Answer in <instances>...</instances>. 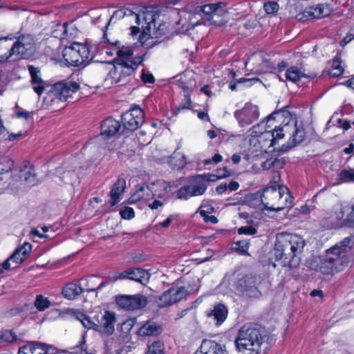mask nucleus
<instances>
[{
  "label": "nucleus",
  "mask_w": 354,
  "mask_h": 354,
  "mask_svg": "<svg viewBox=\"0 0 354 354\" xmlns=\"http://www.w3.org/2000/svg\"><path fill=\"white\" fill-rule=\"evenodd\" d=\"M351 239L346 237L326 251L323 256L317 257L310 268L323 274H333L348 266L351 259Z\"/></svg>",
  "instance_id": "obj_1"
},
{
  "label": "nucleus",
  "mask_w": 354,
  "mask_h": 354,
  "mask_svg": "<svg viewBox=\"0 0 354 354\" xmlns=\"http://www.w3.org/2000/svg\"><path fill=\"white\" fill-rule=\"evenodd\" d=\"M305 245V241L299 235L286 232L277 234L273 250L275 261L283 267H298Z\"/></svg>",
  "instance_id": "obj_2"
},
{
  "label": "nucleus",
  "mask_w": 354,
  "mask_h": 354,
  "mask_svg": "<svg viewBox=\"0 0 354 354\" xmlns=\"http://www.w3.org/2000/svg\"><path fill=\"white\" fill-rule=\"evenodd\" d=\"M275 115L286 118L289 117L290 118L285 124L280 125L278 128L276 127L273 131H268L263 133L264 137L270 138V146H274L286 135L289 136V139L287 143L282 146L281 150L283 151L289 150L304 141L306 137L304 129L297 124L296 120L292 118L288 111L285 110L274 111L267 117V122L274 120Z\"/></svg>",
  "instance_id": "obj_3"
},
{
  "label": "nucleus",
  "mask_w": 354,
  "mask_h": 354,
  "mask_svg": "<svg viewBox=\"0 0 354 354\" xmlns=\"http://www.w3.org/2000/svg\"><path fill=\"white\" fill-rule=\"evenodd\" d=\"M266 331L256 324L243 325L239 330L235 344L244 354H264L267 349Z\"/></svg>",
  "instance_id": "obj_4"
},
{
  "label": "nucleus",
  "mask_w": 354,
  "mask_h": 354,
  "mask_svg": "<svg viewBox=\"0 0 354 354\" xmlns=\"http://www.w3.org/2000/svg\"><path fill=\"white\" fill-rule=\"evenodd\" d=\"M261 201L266 209L279 212L292 205V196L287 187L271 185L263 189Z\"/></svg>",
  "instance_id": "obj_5"
},
{
  "label": "nucleus",
  "mask_w": 354,
  "mask_h": 354,
  "mask_svg": "<svg viewBox=\"0 0 354 354\" xmlns=\"http://www.w3.org/2000/svg\"><path fill=\"white\" fill-rule=\"evenodd\" d=\"M217 180L218 177L209 173L190 176L189 184L178 190L177 197L179 199L187 200L192 196H201L205 192L208 182H214Z\"/></svg>",
  "instance_id": "obj_6"
},
{
  "label": "nucleus",
  "mask_w": 354,
  "mask_h": 354,
  "mask_svg": "<svg viewBox=\"0 0 354 354\" xmlns=\"http://www.w3.org/2000/svg\"><path fill=\"white\" fill-rule=\"evenodd\" d=\"M39 97L42 96V106L44 108L54 107L59 109L57 105L60 102L67 101L72 97V95L75 93L77 90H35Z\"/></svg>",
  "instance_id": "obj_7"
},
{
  "label": "nucleus",
  "mask_w": 354,
  "mask_h": 354,
  "mask_svg": "<svg viewBox=\"0 0 354 354\" xmlns=\"http://www.w3.org/2000/svg\"><path fill=\"white\" fill-rule=\"evenodd\" d=\"M235 290L243 297H259L261 292L258 288V278L252 274L240 276L233 285Z\"/></svg>",
  "instance_id": "obj_8"
},
{
  "label": "nucleus",
  "mask_w": 354,
  "mask_h": 354,
  "mask_svg": "<svg viewBox=\"0 0 354 354\" xmlns=\"http://www.w3.org/2000/svg\"><path fill=\"white\" fill-rule=\"evenodd\" d=\"M16 35V41L13 43L15 56L23 59L32 57L36 50L35 37L32 35L26 33Z\"/></svg>",
  "instance_id": "obj_9"
},
{
  "label": "nucleus",
  "mask_w": 354,
  "mask_h": 354,
  "mask_svg": "<svg viewBox=\"0 0 354 354\" xmlns=\"http://www.w3.org/2000/svg\"><path fill=\"white\" fill-rule=\"evenodd\" d=\"M118 306L127 310H134L144 308L147 302V298L140 294L134 295H118L115 297Z\"/></svg>",
  "instance_id": "obj_10"
},
{
  "label": "nucleus",
  "mask_w": 354,
  "mask_h": 354,
  "mask_svg": "<svg viewBox=\"0 0 354 354\" xmlns=\"http://www.w3.org/2000/svg\"><path fill=\"white\" fill-rule=\"evenodd\" d=\"M31 250L32 245L28 242H25L21 246L17 248L10 257L0 264V274L11 268V261L14 264L12 268H15L17 265L22 263L26 259Z\"/></svg>",
  "instance_id": "obj_11"
},
{
  "label": "nucleus",
  "mask_w": 354,
  "mask_h": 354,
  "mask_svg": "<svg viewBox=\"0 0 354 354\" xmlns=\"http://www.w3.org/2000/svg\"><path fill=\"white\" fill-rule=\"evenodd\" d=\"M93 319L95 320L96 330L111 335L114 331L115 314L108 310H102L97 313Z\"/></svg>",
  "instance_id": "obj_12"
},
{
  "label": "nucleus",
  "mask_w": 354,
  "mask_h": 354,
  "mask_svg": "<svg viewBox=\"0 0 354 354\" xmlns=\"http://www.w3.org/2000/svg\"><path fill=\"white\" fill-rule=\"evenodd\" d=\"M348 204H342L337 207L331 215L330 226L335 228L354 227V220L348 215Z\"/></svg>",
  "instance_id": "obj_13"
},
{
  "label": "nucleus",
  "mask_w": 354,
  "mask_h": 354,
  "mask_svg": "<svg viewBox=\"0 0 354 354\" xmlns=\"http://www.w3.org/2000/svg\"><path fill=\"white\" fill-rule=\"evenodd\" d=\"M259 116L258 107L251 103H246L240 110L234 113V117L241 127L248 126L257 120Z\"/></svg>",
  "instance_id": "obj_14"
},
{
  "label": "nucleus",
  "mask_w": 354,
  "mask_h": 354,
  "mask_svg": "<svg viewBox=\"0 0 354 354\" xmlns=\"http://www.w3.org/2000/svg\"><path fill=\"white\" fill-rule=\"evenodd\" d=\"M124 127L129 131H134L144 122V113L139 107H133L122 115Z\"/></svg>",
  "instance_id": "obj_15"
},
{
  "label": "nucleus",
  "mask_w": 354,
  "mask_h": 354,
  "mask_svg": "<svg viewBox=\"0 0 354 354\" xmlns=\"http://www.w3.org/2000/svg\"><path fill=\"white\" fill-rule=\"evenodd\" d=\"M15 37L16 35L12 33L0 37V64H4L12 56H15L13 44L10 43V41L15 39Z\"/></svg>",
  "instance_id": "obj_16"
},
{
  "label": "nucleus",
  "mask_w": 354,
  "mask_h": 354,
  "mask_svg": "<svg viewBox=\"0 0 354 354\" xmlns=\"http://www.w3.org/2000/svg\"><path fill=\"white\" fill-rule=\"evenodd\" d=\"M19 178L28 186H34L38 180L33 166L29 162H24L19 167Z\"/></svg>",
  "instance_id": "obj_17"
},
{
  "label": "nucleus",
  "mask_w": 354,
  "mask_h": 354,
  "mask_svg": "<svg viewBox=\"0 0 354 354\" xmlns=\"http://www.w3.org/2000/svg\"><path fill=\"white\" fill-rule=\"evenodd\" d=\"M28 71L31 77V83L32 84H37L34 86L32 88H47L48 87L53 88V84L55 83L56 80L54 79H50L48 80H44L40 77V71L38 68L33 66H28Z\"/></svg>",
  "instance_id": "obj_18"
},
{
  "label": "nucleus",
  "mask_w": 354,
  "mask_h": 354,
  "mask_svg": "<svg viewBox=\"0 0 354 354\" xmlns=\"http://www.w3.org/2000/svg\"><path fill=\"white\" fill-rule=\"evenodd\" d=\"M102 45V50L103 49V44H111L113 46L118 47L119 49L116 51V55L118 57V59H131L133 55V51L131 47H124V46H120V42L118 40L115 41H111L108 37L106 32L104 31L102 39L100 41Z\"/></svg>",
  "instance_id": "obj_19"
},
{
  "label": "nucleus",
  "mask_w": 354,
  "mask_h": 354,
  "mask_svg": "<svg viewBox=\"0 0 354 354\" xmlns=\"http://www.w3.org/2000/svg\"><path fill=\"white\" fill-rule=\"evenodd\" d=\"M194 354H227L225 346L209 339L202 341L200 350Z\"/></svg>",
  "instance_id": "obj_20"
},
{
  "label": "nucleus",
  "mask_w": 354,
  "mask_h": 354,
  "mask_svg": "<svg viewBox=\"0 0 354 354\" xmlns=\"http://www.w3.org/2000/svg\"><path fill=\"white\" fill-rule=\"evenodd\" d=\"M285 75L287 80L294 83H297V82H299L301 79V77H306L310 80H313L318 76V74L314 72L306 74L296 66H292L288 68L286 71Z\"/></svg>",
  "instance_id": "obj_21"
},
{
  "label": "nucleus",
  "mask_w": 354,
  "mask_h": 354,
  "mask_svg": "<svg viewBox=\"0 0 354 354\" xmlns=\"http://www.w3.org/2000/svg\"><path fill=\"white\" fill-rule=\"evenodd\" d=\"M63 57L68 65L73 66H85L83 58L76 51L73 43L70 46L64 48Z\"/></svg>",
  "instance_id": "obj_22"
},
{
  "label": "nucleus",
  "mask_w": 354,
  "mask_h": 354,
  "mask_svg": "<svg viewBox=\"0 0 354 354\" xmlns=\"http://www.w3.org/2000/svg\"><path fill=\"white\" fill-rule=\"evenodd\" d=\"M162 332L160 325L153 320L145 322L138 329V334L140 336H158Z\"/></svg>",
  "instance_id": "obj_23"
},
{
  "label": "nucleus",
  "mask_w": 354,
  "mask_h": 354,
  "mask_svg": "<svg viewBox=\"0 0 354 354\" xmlns=\"http://www.w3.org/2000/svg\"><path fill=\"white\" fill-rule=\"evenodd\" d=\"M120 128V122L112 118H107L101 124V136L109 138L115 136Z\"/></svg>",
  "instance_id": "obj_24"
},
{
  "label": "nucleus",
  "mask_w": 354,
  "mask_h": 354,
  "mask_svg": "<svg viewBox=\"0 0 354 354\" xmlns=\"http://www.w3.org/2000/svg\"><path fill=\"white\" fill-rule=\"evenodd\" d=\"M47 345L38 342H30L19 348L17 354H46Z\"/></svg>",
  "instance_id": "obj_25"
},
{
  "label": "nucleus",
  "mask_w": 354,
  "mask_h": 354,
  "mask_svg": "<svg viewBox=\"0 0 354 354\" xmlns=\"http://www.w3.org/2000/svg\"><path fill=\"white\" fill-rule=\"evenodd\" d=\"M150 187L151 195L153 197L165 198L171 191L169 184L164 180H157L156 183L149 185Z\"/></svg>",
  "instance_id": "obj_26"
},
{
  "label": "nucleus",
  "mask_w": 354,
  "mask_h": 354,
  "mask_svg": "<svg viewBox=\"0 0 354 354\" xmlns=\"http://www.w3.org/2000/svg\"><path fill=\"white\" fill-rule=\"evenodd\" d=\"M126 188V180L124 178H119L114 183L110 192V204L114 206L118 204Z\"/></svg>",
  "instance_id": "obj_27"
},
{
  "label": "nucleus",
  "mask_w": 354,
  "mask_h": 354,
  "mask_svg": "<svg viewBox=\"0 0 354 354\" xmlns=\"http://www.w3.org/2000/svg\"><path fill=\"white\" fill-rule=\"evenodd\" d=\"M83 291L84 289L78 281H73L66 284L62 293L66 299L72 300L76 299Z\"/></svg>",
  "instance_id": "obj_28"
},
{
  "label": "nucleus",
  "mask_w": 354,
  "mask_h": 354,
  "mask_svg": "<svg viewBox=\"0 0 354 354\" xmlns=\"http://www.w3.org/2000/svg\"><path fill=\"white\" fill-rule=\"evenodd\" d=\"M227 307L222 304H219L216 305L214 309L207 315L209 317H213L216 322V325L219 326L227 319Z\"/></svg>",
  "instance_id": "obj_29"
},
{
  "label": "nucleus",
  "mask_w": 354,
  "mask_h": 354,
  "mask_svg": "<svg viewBox=\"0 0 354 354\" xmlns=\"http://www.w3.org/2000/svg\"><path fill=\"white\" fill-rule=\"evenodd\" d=\"M227 3L225 2H218L215 3H209L203 5L201 7V11L205 15L214 16H219L224 12Z\"/></svg>",
  "instance_id": "obj_30"
},
{
  "label": "nucleus",
  "mask_w": 354,
  "mask_h": 354,
  "mask_svg": "<svg viewBox=\"0 0 354 354\" xmlns=\"http://www.w3.org/2000/svg\"><path fill=\"white\" fill-rule=\"evenodd\" d=\"M129 279L138 282L141 284H146L149 282L150 274L145 269L140 268H129Z\"/></svg>",
  "instance_id": "obj_31"
},
{
  "label": "nucleus",
  "mask_w": 354,
  "mask_h": 354,
  "mask_svg": "<svg viewBox=\"0 0 354 354\" xmlns=\"http://www.w3.org/2000/svg\"><path fill=\"white\" fill-rule=\"evenodd\" d=\"M73 45L77 53L83 58L84 65L88 64L94 58L95 55L91 53L87 44L73 42Z\"/></svg>",
  "instance_id": "obj_32"
},
{
  "label": "nucleus",
  "mask_w": 354,
  "mask_h": 354,
  "mask_svg": "<svg viewBox=\"0 0 354 354\" xmlns=\"http://www.w3.org/2000/svg\"><path fill=\"white\" fill-rule=\"evenodd\" d=\"M150 196L151 192L149 186H141L131 196L129 201L131 203H134L141 200L147 201L150 198Z\"/></svg>",
  "instance_id": "obj_33"
},
{
  "label": "nucleus",
  "mask_w": 354,
  "mask_h": 354,
  "mask_svg": "<svg viewBox=\"0 0 354 354\" xmlns=\"http://www.w3.org/2000/svg\"><path fill=\"white\" fill-rule=\"evenodd\" d=\"M229 73H230V75L231 76V77L233 79V80L231 81L228 85L229 88H230V89L236 88L237 83L245 82V83H248L246 86H252L253 82H257L259 81V80L257 78L247 79V78H244V77H241L239 79H236V73L233 70L230 71Z\"/></svg>",
  "instance_id": "obj_34"
},
{
  "label": "nucleus",
  "mask_w": 354,
  "mask_h": 354,
  "mask_svg": "<svg viewBox=\"0 0 354 354\" xmlns=\"http://www.w3.org/2000/svg\"><path fill=\"white\" fill-rule=\"evenodd\" d=\"M52 88L77 89L80 88V86L77 82L68 77L62 80H56Z\"/></svg>",
  "instance_id": "obj_35"
},
{
  "label": "nucleus",
  "mask_w": 354,
  "mask_h": 354,
  "mask_svg": "<svg viewBox=\"0 0 354 354\" xmlns=\"http://www.w3.org/2000/svg\"><path fill=\"white\" fill-rule=\"evenodd\" d=\"M171 288L164 292L159 298L158 306L161 308L175 304Z\"/></svg>",
  "instance_id": "obj_36"
},
{
  "label": "nucleus",
  "mask_w": 354,
  "mask_h": 354,
  "mask_svg": "<svg viewBox=\"0 0 354 354\" xmlns=\"http://www.w3.org/2000/svg\"><path fill=\"white\" fill-rule=\"evenodd\" d=\"M325 8H326L323 4H318L315 8H312L313 11H305L304 15L306 17H311L315 19H320L328 15V13L325 11Z\"/></svg>",
  "instance_id": "obj_37"
},
{
  "label": "nucleus",
  "mask_w": 354,
  "mask_h": 354,
  "mask_svg": "<svg viewBox=\"0 0 354 354\" xmlns=\"http://www.w3.org/2000/svg\"><path fill=\"white\" fill-rule=\"evenodd\" d=\"M138 41L141 46L147 49H150L156 44V41L151 35L144 31L138 36Z\"/></svg>",
  "instance_id": "obj_38"
},
{
  "label": "nucleus",
  "mask_w": 354,
  "mask_h": 354,
  "mask_svg": "<svg viewBox=\"0 0 354 354\" xmlns=\"http://www.w3.org/2000/svg\"><path fill=\"white\" fill-rule=\"evenodd\" d=\"M116 62L122 69L127 70L126 73L128 75H131L136 70V64L131 59H120Z\"/></svg>",
  "instance_id": "obj_39"
},
{
  "label": "nucleus",
  "mask_w": 354,
  "mask_h": 354,
  "mask_svg": "<svg viewBox=\"0 0 354 354\" xmlns=\"http://www.w3.org/2000/svg\"><path fill=\"white\" fill-rule=\"evenodd\" d=\"M186 161L185 158L183 155L180 153H174L171 156L169 164L174 168L176 169H182L185 165Z\"/></svg>",
  "instance_id": "obj_40"
},
{
  "label": "nucleus",
  "mask_w": 354,
  "mask_h": 354,
  "mask_svg": "<svg viewBox=\"0 0 354 354\" xmlns=\"http://www.w3.org/2000/svg\"><path fill=\"white\" fill-rule=\"evenodd\" d=\"M34 305L39 311H44L50 306V301L47 298L41 295H37L36 296Z\"/></svg>",
  "instance_id": "obj_41"
},
{
  "label": "nucleus",
  "mask_w": 354,
  "mask_h": 354,
  "mask_svg": "<svg viewBox=\"0 0 354 354\" xmlns=\"http://www.w3.org/2000/svg\"><path fill=\"white\" fill-rule=\"evenodd\" d=\"M164 344L160 341H154L148 346L146 353L149 354H164Z\"/></svg>",
  "instance_id": "obj_42"
},
{
  "label": "nucleus",
  "mask_w": 354,
  "mask_h": 354,
  "mask_svg": "<svg viewBox=\"0 0 354 354\" xmlns=\"http://www.w3.org/2000/svg\"><path fill=\"white\" fill-rule=\"evenodd\" d=\"M171 290H173L172 292L174 297V301H175L176 303L185 298L189 293L187 289L185 286L172 287Z\"/></svg>",
  "instance_id": "obj_43"
},
{
  "label": "nucleus",
  "mask_w": 354,
  "mask_h": 354,
  "mask_svg": "<svg viewBox=\"0 0 354 354\" xmlns=\"http://www.w3.org/2000/svg\"><path fill=\"white\" fill-rule=\"evenodd\" d=\"M332 68L334 72L331 75L334 77H338L343 74L344 69L342 67V59L341 57L336 55L332 62Z\"/></svg>",
  "instance_id": "obj_44"
},
{
  "label": "nucleus",
  "mask_w": 354,
  "mask_h": 354,
  "mask_svg": "<svg viewBox=\"0 0 354 354\" xmlns=\"http://www.w3.org/2000/svg\"><path fill=\"white\" fill-rule=\"evenodd\" d=\"M338 178L343 183L354 182V169H342L338 175Z\"/></svg>",
  "instance_id": "obj_45"
},
{
  "label": "nucleus",
  "mask_w": 354,
  "mask_h": 354,
  "mask_svg": "<svg viewBox=\"0 0 354 354\" xmlns=\"http://www.w3.org/2000/svg\"><path fill=\"white\" fill-rule=\"evenodd\" d=\"M14 165V162L7 158L2 157L0 158V175L3 173L9 172Z\"/></svg>",
  "instance_id": "obj_46"
},
{
  "label": "nucleus",
  "mask_w": 354,
  "mask_h": 354,
  "mask_svg": "<svg viewBox=\"0 0 354 354\" xmlns=\"http://www.w3.org/2000/svg\"><path fill=\"white\" fill-rule=\"evenodd\" d=\"M190 106H191L190 95L189 93H185L184 100L182 101L180 104L176 108V109L173 110V114L177 115L180 110L185 109H190Z\"/></svg>",
  "instance_id": "obj_47"
},
{
  "label": "nucleus",
  "mask_w": 354,
  "mask_h": 354,
  "mask_svg": "<svg viewBox=\"0 0 354 354\" xmlns=\"http://www.w3.org/2000/svg\"><path fill=\"white\" fill-rule=\"evenodd\" d=\"M221 139L227 142L233 143L237 141L242 140L243 139V136L241 134H232L225 131L224 133H221Z\"/></svg>",
  "instance_id": "obj_48"
},
{
  "label": "nucleus",
  "mask_w": 354,
  "mask_h": 354,
  "mask_svg": "<svg viewBox=\"0 0 354 354\" xmlns=\"http://www.w3.org/2000/svg\"><path fill=\"white\" fill-rule=\"evenodd\" d=\"M263 8L267 14L272 15L278 12L279 6L276 1H268L264 3Z\"/></svg>",
  "instance_id": "obj_49"
},
{
  "label": "nucleus",
  "mask_w": 354,
  "mask_h": 354,
  "mask_svg": "<svg viewBox=\"0 0 354 354\" xmlns=\"http://www.w3.org/2000/svg\"><path fill=\"white\" fill-rule=\"evenodd\" d=\"M267 131H263V127L261 124L253 126L249 131L248 133L251 137H264L263 135Z\"/></svg>",
  "instance_id": "obj_50"
},
{
  "label": "nucleus",
  "mask_w": 354,
  "mask_h": 354,
  "mask_svg": "<svg viewBox=\"0 0 354 354\" xmlns=\"http://www.w3.org/2000/svg\"><path fill=\"white\" fill-rule=\"evenodd\" d=\"M33 112H28L23 109L20 108L17 104L15 106V114L18 118H24L26 120H28Z\"/></svg>",
  "instance_id": "obj_51"
},
{
  "label": "nucleus",
  "mask_w": 354,
  "mask_h": 354,
  "mask_svg": "<svg viewBox=\"0 0 354 354\" xmlns=\"http://www.w3.org/2000/svg\"><path fill=\"white\" fill-rule=\"evenodd\" d=\"M120 215L124 219L130 220L135 216V213L133 208L129 207H124L120 210Z\"/></svg>",
  "instance_id": "obj_52"
},
{
  "label": "nucleus",
  "mask_w": 354,
  "mask_h": 354,
  "mask_svg": "<svg viewBox=\"0 0 354 354\" xmlns=\"http://www.w3.org/2000/svg\"><path fill=\"white\" fill-rule=\"evenodd\" d=\"M141 80L145 84H153L155 82V77L153 75L148 71L142 69L140 75Z\"/></svg>",
  "instance_id": "obj_53"
},
{
  "label": "nucleus",
  "mask_w": 354,
  "mask_h": 354,
  "mask_svg": "<svg viewBox=\"0 0 354 354\" xmlns=\"http://www.w3.org/2000/svg\"><path fill=\"white\" fill-rule=\"evenodd\" d=\"M354 39V24L351 26L349 32L340 41V45L344 47Z\"/></svg>",
  "instance_id": "obj_54"
},
{
  "label": "nucleus",
  "mask_w": 354,
  "mask_h": 354,
  "mask_svg": "<svg viewBox=\"0 0 354 354\" xmlns=\"http://www.w3.org/2000/svg\"><path fill=\"white\" fill-rule=\"evenodd\" d=\"M238 232L239 234L254 235L257 231L253 226L246 225L239 228Z\"/></svg>",
  "instance_id": "obj_55"
},
{
  "label": "nucleus",
  "mask_w": 354,
  "mask_h": 354,
  "mask_svg": "<svg viewBox=\"0 0 354 354\" xmlns=\"http://www.w3.org/2000/svg\"><path fill=\"white\" fill-rule=\"evenodd\" d=\"M59 30L62 31V34L59 36L60 40H69L71 37V34H68V24L64 23L63 25H59Z\"/></svg>",
  "instance_id": "obj_56"
},
{
  "label": "nucleus",
  "mask_w": 354,
  "mask_h": 354,
  "mask_svg": "<svg viewBox=\"0 0 354 354\" xmlns=\"http://www.w3.org/2000/svg\"><path fill=\"white\" fill-rule=\"evenodd\" d=\"M81 323L84 328L96 330L95 320L94 319L93 320L91 317L86 315V317L82 320Z\"/></svg>",
  "instance_id": "obj_57"
},
{
  "label": "nucleus",
  "mask_w": 354,
  "mask_h": 354,
  "mask_svg": "<svg viewBox=\"0 0 354 354\" xmlns=\"http://www.w3.org/2000/svg\"><path fill=\"white\" fill-rule=\"evenodd\" d=\"M130 273L129 268L126 270L120 272L115 274L111 279L112 281H115L120 279H129Z\"/></svg>",
  "instance_id": "obj_58"
},
{
  "label": "nucleus",
  "mask_w": 354,
  "mask_h": 354,
  "mask_svg": "<svg viewBox=\"0 0 354 354\" xmlns=\"http://www.w3.org/2000/svg\"><path fill=\"white\" fill-rule=\"evenodd\" d=\"M124 17H133L135 19V22L139 25L140 24V15L137 14L134 11H133L131 9L124 7Z\"/></svg>",
  "instance_id": "obj_59"
},
{
  "label": "nucleus",
  "mask_w": 354,
  "mask_h": 354,
  "mask_svg": "<svg viewBox=\"0 0 354 354\" xmlns=\"http://www.w3.org/2000/svg\"><path fill=\"white\" fill-rule=\"evenodd\" d=\"M199 212L201 216L203 217V219L206 223H211L213 224L218 223V219L215 216H209V214H205V212L204 211H200Z\"/></svg>",
  "instance_id": "obj_60"
},
{
  "label": "nucleus",
  "mask_w": 354,
  "mask_h": 354,
  "mask_svg": "<svg viewBox=\"0 0 354 354\" xmlns=\"http://www.w3.org/2000/svg\"><path fill=\"white\" fill-rule=\"evenodd\" d=\"M124 14H125V12H124V7H122L120 9L116 10L113 12L111 18L112 19L115 18V19L120 20L124 17Z\"/></svg>",
  "instance_id": "obj_61"
},
{
  "label": "nucleus",
  "mask_w": 354,
  "mask_h": 354,
  "mask_svg": "<svg viewBox=\"0 0 354 354\" xmlns=\"http://www.w3.org/2000/svg\"><path fill=\"white\" fill-rule=\"evenodd\" d=\"M217 173L218 175L215 176L218 177V180L222 178L230 176L231 175L230 171H229L226 167H224L222 169H218Z\"/></svg>",
  "instance_id": "obj_62"
},
{
  "label": "nucleus",
  "mask_w": 354,
  "mask_h": 354,
  "mask_svg": "<svg viewBox=\"0 0 354 354\" xmlns=\"http://www.w3.org/2000/svg\"><path fill=\"white\" fill-rule=\"evenodd\" d=\"M176 216L174 215H170L169 217L167 218L166 220H165L162 222H160L159 223V225H160L161 227H165V228L169 226L171 223L176 218Z\"/></svg>",
  "instance_id": "obj_63"
},
{
  "label": "nucleus",
  "mask_w": 354,
  "mask_h": 354,
  "mask_svg": "<svg viewBox=\"0 0 354 354\" xmlns=\"http://www.w3.org/2000/svg\"><path fill=\"white\" fill-rule=\"evenodd\" d=\"M338 84L346 86L351 88H354V76L347 80L344 81V82H339L338 83Z\"/></svg>",
  "instance_id": "obj_64"
}]
</instances>
